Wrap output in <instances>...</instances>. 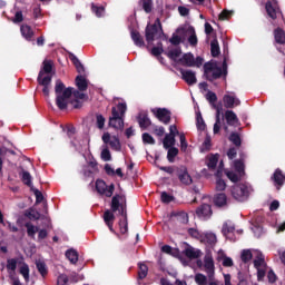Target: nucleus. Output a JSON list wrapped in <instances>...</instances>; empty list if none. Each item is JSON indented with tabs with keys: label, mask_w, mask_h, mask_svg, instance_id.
Masks as SVG:
<instances>
[{
	"label": "nucleus",
	"mask_w": 285,
	"mask_h": 285,
	"mask_svg": "<svg viewBox=\"0 0 285 285\" xmlns=\"http://www.w3.org/2000/svg\"><path fill=\"white\" fill-rule=\"evenodd\" d=\"M91 11L96 13V17H102L104 7H98L95 3L91 4Z\"/></svg>",
	"instance_id": "63"
},
{
	"label": "nucleus",
	"mask_w": 285,
	"mask_h": 285,
	"mask_svg": "<svg viewBox=\"0 0 285 285\" xmlns=\"http://www.w3.org/2000/svg\"><path fill=\"white\" fill-rule=\"evenodd\" d=\"M137 121H138L141 130H146V128H148L149 126L153 125V121H150L148 114H139L137 117Z\"/></svg>",
	"instance_id": "27"
},
{
	"label": "nucleus",
	"mask_w": 285,
	"mask_h": 285,
	"mask_svg": "<svg viewBox=\"0 0 285 285\" xmlns=\"http://www.w3.org/2000/svg\"><path fill=\"white\" fill-rule=\"evenodd\" d=\"M204 266L209 282H213V279H215V261L213 259V256H205Z\"/></svg>",
	"instance_id": "13"
},
{
	"label": "nucleus",
	"mask_w": 285,
	"mask_h": 285,
	"mask_svg": "<svg viewBox=\"0 0 285 285\" xmlns=\"http://www.w3.org/2000/svg\"><path fill=\"white\" fill-rule=\"evenodd\" d=\"M168 59H171V61H179L177 60L178 57H181V47H178L176 49H173L168 51L167 53Z\"/></svg>",
	"instance_id": "40"
},
{
	"label": "nucleus",
	"mask_w": 285,
	"mask_h": 285,
	"mask_svg": "<svg viewBox=\"0 0 285 285\" xmlns=\"http://www.w3.org/2000/svg\"><path fill=\"white\" fill-rule=\"evenodd\" d=\"M69 59L73 63L77 72L79 75H81V76L86 75V67H83V65L81 63L79 58H77V56H75V53H69Z\"/></svg>",
	"instance_id": "23"
},
{
	"label": "nucleus",
	"mask_w": 285,
	"mask_h": 285,
	"mask_svg": "<svg viewBox=\"0 0 285 285\" xmlns=\"http://www.w3.org/2000/svg\"><path fill=\"white\" fill-rule=\"evenodd\" d=\"M225 119H226L227 124H229V126L233 124H237V121H238L237 115L233 110H227L225 112Z\"/></svg>",
	"instance_id": "42"
},
{
	"label": "nucleus",
	"mask_w": 285,
	"mask_h": 285,
	"mask_svg": "<svg viewBox=\"0 0 285 285\" xmlns=\"http://www.w3.org/2000/svg\"><path fill=\"white\" fill-rule=\"evenodd\" d=\"M178 63L185 68H202V66H204V58L198 56L195 59V55H193V52H187L178 59Z\"/></svg>",
	"instance_id": "6"
},
{
	"label": "nucleus",
	"mask_w": 285,
	"mask_h": 285,
	"mask_svg": "<svg viewBox=\"0 0 285 285\" xmlns=\"http://www.w3.org/2000/svg\"><path fill=\"white\" fill-rule=\"evenodd\" d=\"M194 279L197 285H208V277L202 273L196 274Z\"/></svg>",
	"instance_id": "48"
},
{
	"label": "nucleus",
	"mask_w": 285,
	"mask_h": 285,
	"mask_svg": "<svg viewBox=\"0 0 285 285\" xmlns=\"http://www.w3.org/2000/svg\"><path fill=\"white\" fill-rule=\"evenodd\" d=\"M232 233H235V225L233 223H224L222 228V234L224 237H228Z\"/></svg>",
	"instance_id": "34"
},
{
	"label": "nucleus",
	"mask_w": 285,
	"mask_h": 285,
	"mask_svg": "<svg viewBox=\"0 0 285 285\" xmlns=\"http://www.w3.org/2000/svg\"><path fill=\"white\" fill-rule=\"evenodd\" d=\"M176 175L184 186H190L193 184V177L188 174V169L186 167L176 168Z\"/></svg>",
	"instance_id": "12"
},
{
	"label": "nucleus",
	"mask_w": 285,
	"mask_h": 285,
	"mask_svg": "<svg viewBox=\"0 0 285 285\" xmlns=\"http://www.w3.org/2000/svg\"><path fill=\"white\" fill-rule=\"evenodd\" d=\"M160 200L163 202V204H170V202H175V196L169 195L166 191H163L160 194Z\"/></svg>",
	"instance_id": "52"
},
{
	"label": "nucleus",
	"mask_w": 285,
	"mask_h": 285,
	"mask_svg": "<svg viewBox=\"0 0 285 285\" xmlns=\"http://www.w3.org/2000/svg\"><path fill=\"white\" fill-rule=\"evenodd\" d=\"M164 30L161 29V21L159 18L156 19L154 24L148 23L145 29V39L147 43H153L155 39H159Z\"/></svg>",
	"instance_id": "5"
},
{
	"label": "nucleus",
	"mask_w": 285,
	"mask_h": 285,
	"mask_svg": "<svg viewBox=\"0 0 285 285\" xmlns=\"http://www.w3.org/2000/svg\"><path fill=\"white\" fill-rule=\"evenodd\" d=\"M20 32H21L22 37L27 41H33V39H35V31L32 30V27H30L28 24H22L20 27Z\"/></svg>",
	"instance_id": "25"
},
{
	"label": "nucleus",
	"mask_w": 285,
	"mask_h": 285,
	"mask_svg": "<svg viewBox=\"0 0 285 285\" xmlns=\"http://www.w3.org/2000/svg\"><path fill=\"white\" fill-rule=\"evenodd\" d=\"M31 190L36 196V204H41V202H43V194L35 187H31Z\"/></svg>",
	"instance_id": "57"
},
{
	"label": "nucleus",
	"mask_w": 285,
	"mask_h": 285,
	"mask_svg": "<svg viewBox=\"0 0 285 285\" xmlns=\"http://www.w3.org/2000/svg\"><path fill=\"white\" fill-rule=\"evenodd\" d=\"M142 10L150 14L153 12V0H141Z\"/></svg>",
	"instance_id": "50"
},
{
	"label": "nucleus",
	"mask_w": 285,
	"mask_h": 285,
	"mask_svg": "<svg viewBox=\"0 0 285 285\" xmlns=\"http://www.w3.org/2000/svg\"><path fill=\"white\" fill-rule=\"evenodd\" d=\"M13 23H21L23 22V11H17L13 19H11Z\"/></svg>",
	"instance_id": "62"
},
{
	"label": "nucleus",
	"mask_w": 285,
	"mask_h": 285,
	"mask_svg": "<svg viewBox=\"0 0 285 285\" xmlns=\"http://www.w3.org/2000/svg\"><path fill=\"white\" fill-rule=\"evenodd\" d=\"M214 205L217 208H224V206H228V196L225 193H218L214 195Z\"/></svg>",
	"instance_id": "19"
},
{
	"label": "nucleus",
	"mask_w": 285,
	"mask_h": 285,
	"mask_svg": "<svg viewBox=\"0 0 285 285\" xmlns=\"http://www.w3.org/2000/svg\"><path fill=\"white\" fill-rule=\"evenodd\" d=\"M204 78L207 81H217L222 77L226 78L228 75V63L226 60L223 61V67L217 66V62L208 61L204 63Z\"/></svg>",
	"instance_id": "2"
},
{
	"label": "nucleus",
	"mask_w": 285,
	"mask_h": 285,
	"mask_svg": "<svg viewBox=\"0 0 285 285\" xmlns=\"http://www.w3.org/2000/svg\"><path fill=\"white\" fill-rule=\"evenodd\" d=\"M219 164V154H209L206 157V166L209 170H216Z\"/></svg>",
	"instance_id": "18"
},
{
	"label": "nucleus",
	"mask_w": 285,
	"mask_h": 285,
	"mask_svg": "<svg viewBox=\"0 0 285 285\" xmlns=\"http://www.w3.org/2000/svg\"><path fill=\"white\" fill-rule=\"evenodd\" d=\"M232 197L236 202H246L249 197L248 186L240 184L232 187Z\"/></svg>",
	"instance_id": "7"
},
{
	"label": "nucleus",
	"mask_w": 285,
	"mask_h": 285,
	"mask_svg": "<svg viewBox=\"0 0 285 285\" xmlns=\"http://www.w3.org/2000/svg\"><path fill=\"white\" fill-rule=\"evenodd\" d=\"M264 264H265L264 254L258 253L257 256H256V259L254 261V266H255V268H259Z\"/></svg>",
	"instance_id": "56"
},
{
	"label": "nucleus",
	"mask_w": 285,
	"mask_h": 285,
	"mask_svg": "<svg viewBox=\"0 0 285 285\" xmlns=\"http://www.w3.org/2000/svg\"><path fill=\"white\" fill-rule=\"evenodd\" d=\"M210 52L212 57H217L218 55H220L222 51L219 50V41H217V39L212 40Z\"/></svg>",
	"instance_id": "44"
},
{
	"label": "nucleus",
	"mask_w": 285,
	"mask_h": 285,
	"mask_svg": "<svg viewBox=\"0 0 285 285\" xmlns=\"http://www.w3.org/2000/svg\"><path fill=\"white\" fill-rule=\"evenodd\" d=\"M232 14H233V11H228V10L224 9L219 13L218 19H219V21H226V19H230Z\"/></svg>",
	"instance_id": "60"
},
{
	"label": "nucleus",
	"mask_w": 285,
	"mask_h": 285,
	"mask_svg": "<svg viewBox=\"0 0 285 285\" xmlns=\"http://www.w3.org/2000/svg\"><path fill=\"white\" fill-rule=\"evenodd\" d=\"M163 53H164V45H163L161 42H159L157 47H154V48L151 49V55H153L154 57H159V56H161Z\"/></svg>",
	"instance_id": "54"
},
{
	"label": "nucleus",
	"mask_w": 285,
	"mask_h": 285,
	"mask_svg": "<svg viewBox=\"0 0 285 285\" xmlns=\"http://www.w3.org/2000/svg\"><path fill=\"white\" fill-rule=\"evenodd\" d=\"M75 83L80 92L88 90V79L85 76L78 75L75 79Z\"/></svg>",
	"instance_id": "26"
},
{
	"label": "nucleus",
	"mask_w": 285,
	"mask_h": 285,
	"mask_svg": "<svg viewBox=\"0 0 285 285\" xmlns=\"http://www.w3.org/2000/svg\"><path fill=\"white\" fill-rule=\"evenodd\" d=\"M274 39H275V43H277L278 46H285V31L282 28H276L274 30Z\"/></svg>",
	"instance_id": "28"
},
{
	"label": "nucleus",
	"mask_w": 285,
	"mask_h": 285,
	"mask_svg": "<svg viewBox=\"0 0 285 285\" xmlns=\"http://www.w3.org/2000/svg\"><path fill=\"white\" fill-rule=\"evenodd\" d=\"M169 42L171 43V46H179V43H181V37L174 33L169 39Z\"/></svg>",
	"instance_id": "64"
},
{
	"label": "nucleus",
	"mask_w": 285,
	"mask_h": 285,
	"mask_svg": "<svg viewBox=\"0 0 285 285\" xmlns=\"http://www.w3.org/2000/svg\"><path fill=\"white\" fill-rule=\"evenodd\" d=\"M66 130H67V136L69 137V139H72V137H75V135H77V128H75L73 125H67Z\"/></svg>",
	"instance_id": "59"
},
{
	"label": "nucleus",
	"mask_w": 285,
	"mask_h": 285,
	"mask_svg": "<svg viewBox=\"0 0 285 285\" xmlns=\"http://www.w3.org/2000/svg\"><path fill=\"white\" fill-rule=\"evenodd\" d=\"M37 81L39 86H42V92L45 97H50V83H52V76L43 77V72L38 73Z\"/></svg>",
	"instance_id": "11"
},
{
	"label": "nucleus",
	"mask_w": 285,
	"mask_h": 285,
	"mask_svg": "<svg viewBox=\"0 0 285 285\" xmlns=\"http://www.w3.org/2000/svg\"><path fill=\"white\" fill-rule=\"evenodd\" d=\"M224 106L225 108H235V106H239L242 101L238 98H235V96L225 95L223 97Z\"/></svg>",
	"instance_id": "24"
},
{
	"label": "nucleus",
	"mask_w": 285,
	"mask_h": 285,
	"mask_svg": "<svg viewBox=\"0 0 285 285\" xmlns=\"http://www.w3.org/2000/svg\"><path fill=\"white\" fill-rule=\"evenodd\" d=\"M142 142L148 144L149 146H155L156 144L155 138L148 132L142 134Z\"/></svg>",
	"instance_id": "53"
},
{
	"label": "nucleus",
	"mask_w": 285,
	"mask_h": 285,
	"mask_svg": "<svg viewBox=\"0 0 285 285\" xmlns=\"http://www.w3.org/2000/svg\"><path fill=\"white\" fill-rule=\"evenodd\" d=\"M148 277V265L144 263L138 264V282Z\"/></svg>",
	"instance_id": "31"
},
{
	"label": "nucleus",
	"mask_w": 285,
	"mask_h": 285,
	"mask_svg": "<svg viewBox=\"0 0 285 285\" xmlns=\"http://www.w3.org/2000/svg\"><path fill=\"white\" fill-rule=\"evenodd\" d=\"M96 126L99 130H104V127L106 126V117H104V115H96Z\"/></svg>",
	"instance_id": "49"
},
{
	"label": "nucleus",
	"mask_w": 285,
	"mask_h": 285,
	"mask_svg": "<svg viewBox=\"0 0 285 285\" xmlns=\"http://www.w3.org/2000/svg\"><path fill=\"white\" fill-rule=\"evenodd\" d=\"M151 112H154L155 117H157L158 121H161V124H170V110L166 108H158L157 110L153 109Z\"/></svg>",
	"instance_id": "14"
},
{
	"label": "nucleus",
	"mask_w": 285,
	"mask_h": 285,
	"mask_svg": "<svg viewBox=\"0 0 285 285\" xmlns=\"http://www.w3.org/2000/svg\"><path fill=\"white\" fill-rule=\"evenodd\" d=\"M68 275L66 274H60L57 278V285H68Z\"/></svg>",
	"instance_id": "61"
},
{
	"label": "nucleus",
	"mask_w": 285,
	"mask_h": 285,
	"mask_svg": "<svg viewBox=\"0 0 285 285\" xmlns=\"http://www.w3.org/2000/svg\"><path fill=\"white\" fill-rule=\"evenodd\" d=\"M96 190L98 195H102L105 197H112L115 195V184H110L109 186L102 180L97 179L96 180Z\"/></svg>",
	"instance_id": "8"
},
{
	"label": "nucleus",
	"mask_w": 285,
	"mask_h": 285,
	"mask_svg": "<svg viewBox=\"0 0 285 285\" xmlns=\"http://www.w3.org/2000/svg\"><path fill=\"white\" fill-rule=\"evenodd\" d=\"M189 32L191 35L188 37V43H189V46L195 48L198 43L197 33L195 32V28L190 27Z\"/></svg>",
	"instance_id": "45"
},
{
	"label": "nucleus",
	"mask_w": 285,
	"mask_h": 285,
	"mask_svg": "<svg viewBox=\"0 0 285 285\" xmlns=\"http://www.w3.org/2000/svg\"><path fill=\"white\" fill-rule=\"evenodd\" d=\"M265 10L269 19H273V21L277 19L278 14H282V11L279 10V4H277L276 0H267L265 4Z\"/></svg>",
	"instance_id": "10"
},
{
	"label": "nucleus",
	"mask_w": 285,
	"mask_h": 285,
	"mask_svg": "<svg viewBox=\"0 0 285 285\" xmlns=\"http://www.w3.org/2000/svg\"><path fill=\"white\" fill-rule=\"evenodd\" d=\"M216 190L217 193H224L226 190V181L224 179H216Z\"/></svg>",
	"instance_id": "55"
},
{
	"label": "nucleus",
	"mask_w": 285,
	"mask_h": 285,
	"mask_svg": "<svg viewBox=\"0 0 285 285\" xmlns=\"http://www.w3.org/2000/svg\"><path fill=\"white\" fill-rule=\"evenodd\" d=\"M175 135H166L164 140H163V145L164 148H166L168 150V148H174L173 146H175Z\"/></svg>",
	"instance_id": "37"
},
{
	"label": "nucleus",
	"mask_w": 285,
	"mask_h": 285,
	"mask_svg": "<svg viewBox=\"0 0 285 285\" xmlns=\"http://www.w3.org/2000/svg\"><path fill=\"white\" fill-rule=\"evenodd\" d=\"M22 181L29 188H32V176L28 171L22 173Z\"/></svg>",
	"instance_id": "51"
},
{
	"label": "nucleus",
	"mask_w": 285,
	"mask_h": 285,
	"mask_svg": "<svg viewBox=\"0 0 285 285\" xmlns=\"http://www.w3.org/2000/svg\"><path fill=\"white\" fill-rule=\"evenodd\" d=\"M196 215L200 219H206V217H210V215H213V207L208 204H203L197 207Z\"/></svg>",
	"instance_id": "17"
},
{
	"label": "nucleus",
	"mask_w": 285,
	"mask_h": 285,
	"mask_svg": "<svg viewBox=\"0 0 285 285\" xmlns=\"http://www.w3.org/2000/svg\"><path fill=\"white\" fill-rule=\"evenodd\" d=\"M179 155V149L176 147H169L168 151H167V159L169 161V164H174L175 163V157H177Z\"/></svg>",
	"instance_id": "41"
},
{
	"label": "nucleus",
	"mask_w": 285,
	"mask_h": 285,
	"mask_svg": "<svg viewBox=\"0 0 285 285\" xmlns=\"http://www.w3.org/2000/svg\"><path fill=\"white\" fill-rule=\"evenodd\" d=\"M272 179L273 181L275 183L277 187V190H279V187L281 186H284V183H285V175H284V171H282V169L277 168L273 176H272Z\"/></svg>",
	"instance_id": "22"
},
{
	"label": "nucleus",
	"mask_w": 285,
	"mask_h": 285,
	"mask_svg": "<svg viewBox=\"0 0 285 285\" xmlns=\"http://www.w3.org/2000/svg\"><path fill=\"white\" fill-rule=\"evenodd\" d=\"M229 141H232V144H234V146H236L237 148L242 146V137L237 132H232L229 135Z\"/></svg>",
	"instance_id": "47"
},
{
	"label": "nucleus",
	"mask_w": 285,
	"mask_h": 285,
	"mask_svg": "<svg viewBox=\"0 0 285 285\" xmlns=\"http://www.w3.org/2000/svg\"><path fill=\"white\" fill-rule=\"evenodd\" d=\"M246 158V155L244 154H240V158L239 159H236L234 160V168H235V171L238 174V175H242L243 177L246 175V166L244 165V159Z\"/></svg>",
	"instance_id": "20"
},
{
	"label": "nucleus",
	"mask_w": 285,
	"mask_h": 285,
	"mask_svg": "<svg viewBox=\"0 0 285 285\" xmlns=\"http://www.w3.org/2000/svg\"><path fill=\"white\" fill-rule=\"evenodd\" d=\"M179 72L188 86H195L197 83V76L193 70L180 69Z\"/></svg>",
	"instance_id": "16"
},
{
	"label": "nucleus",
	"mask_w": 285,
	"mask_h": 285,
	"mask_svg": "<svg viewBox=\"0 0 285 285\" xmlns=\"http://www.w3.org/2000/svg\"><path fill=\"white\" fill-rule=\"evenodd\" d=\"M24 228H27V235L31 237V239H35V235L39 233V227L32 225V223H26Z\"/></svg>",
	"instance_id": "33"
},
{
	"label": "nucleus",
	"mask_w": 285,
	"mask_h": 285,
	"mask_svg": "<svg viewBox=\"0 0 285 285\" xmlns=\"http://www.w3.org/2000/svg\"><path fill=\"white\" fill-rule=\"evenodd\" d=\"M66 257L71 264H77V262H79V254L75 249L67 250Z\"/></svg>",
	"instance_id": "39"
},
{
	"label": "nucleus",
	"mask_w": 285,
	"mask_h": 285,
	"mask_svg": "<svg viewBox=\"0 0 285 285\" xmlns=\"http://www.w3.org/2000/svg\"><path fill=\"white\" fill-rule=\"evenodd\" d=\"M196 127L197 130H200L202 132L206 130V121H204V117H202V111L196 114Z\"/></svg>",
	"instance_id": "36"
},
{
	"label": "nucleus",
	"mask_w": 285,
	"mask_h": 285,
	"mask_svg": "<svg viewBox=\"0 0 285 285\" xmlns=\"http://www.w3.org/2000/svg\"><path fill=\"white\" fill-rule=\"evenodd\" d=\"M17 264H19V261L17 258L7 259V271H8V273H16Z\"/></svg>",
	"instance_id": "43"
},
{
	"label": "nucleus",
	"mask_w": 285,
	"mask_h": 285,
	"mask_svg": "<svg viewBox=\"0 0 285 285\" xmlns=\"http://www.w3.org/2000/svg\"><path fill=\"white\" fill-rule=\"evenodd\" d=\"M126 110H128L126 102H118L116 107L111 108V116L109 117L108 122L110 128H115V130H122Z\"/></svg>",
	"instance_id": "4"
},
{
	"label": "nucleus",
	"mask_w": 285,
	"mask_h": 285,
	"mask_svg": "<svg viewBox=\"0 0 285 285\" xmlns=\"http://www.w3.org/2000/svg\"><path fill=\"white\" fill-rule=\"evenodd\" d=\"M240 259L244 264H248V262L253 259V252H250V249H243L240 254Z\"/></svg>",
	"instance_id": "46"
},
{
	"label": "nucleus",
	"mask_w": 285,
	"mask_h": 285,
	"mask_svg": "<svg viewBox=\"0 0 285 285\" xmlns=\"http://www.w3.org/2000/svg\"><path fill=\"white\" fill-rule=\"evenodd\" d=\"M109 146L112 148V150H120L121 142H119V138L114 137L111 141H109Z\"/></svg>",
	"instance_id": "58"
},
{
	"label": "nucleus",
	"mask_w": 285,
	"mask_h": 285,
	"mask_svg": "<svg viewBox=\"0 0 285 285\" xmlns=\"http://www.w3.org/2000/svg\"><path fill=\"white\" fill-rule=\"evenodd\" d=\"M72 87L66 88V85L61 80L56 81L55 94H56V106L59 110H66L72 97Z\"/></svg>",
	"instance_id": "3"
},
{
	"label": "nucleus",
	"mask_w": 285,
	"mask_h": 285,
	"mask_svg": "<svg viewBox=\"0 0 285 285\" xmlns=\"http://www.w3.org/2000/svg\"><path fill=\"white\" fill-rule=\"evenodd\" d=\"M36 267H37L38 273L41 275V277H43V278L48 277V265H46V262L37 261Z\"/></svg>",
	"instance_id": "29"
},
{
	"label": "nucleus",
	"mask_w": 285,
	"mask_h": 285,
	"mask_svg": "<svg viewBox=\"0 0 285 285\" xmlns=\"http://www.w3.org/2000/svg\"><path fill=\"white\" fill-rule=\"evenodd\" d=\"M219 130H222V108H218V112H216V122L214 124V135H218Z\"/></svg>",
	"instance_id": "38"
},
{
	"label": "nucleus",
	"mask_w": 285,
	"mask_h": 285,
	"mask_svg": "<svg viewBox=\"0 0 285 285\" xmlns=\"http://www.w3.org/2000/svg\"><path fill=\"white\" fill-rule=\"evenodd\" d=\"M52 60H45L42 62V69L39 71V75H41L42 72V77L43 75H50V72H52Z\"/></svg>",
	"instance_id": "35"
},
{
	"label": "nucleus",
	"mask_w": 285,
	"mask_h": 285,
	"mask_svg": "<svg viewBox=\"0 0 285 285\" xmlns=\"http://www.w3.org/2000/svg\"><path fill=\"white\" fill-rule=\"evenodd\" d=\"M205 97H206L207 101L210 104L212 108H214V110H216V112H218L219 108H220V112H223L224 105L222 102L217 104V94L208 90Z\"/></svg>",
	"instance_id": "15"
},
{
	"label": "nucleus",
	"mask_w": 285,
	"mask_h": 285,
	"mask_svg": "<svg viewBox=\"0 0 285 285\" xmlns=\"http://www.w3.org/2000/svg\"><path fill=\"white\" fill-rule=\"evenodd\" d=\"M226 177L232 181L233 184H237L238 181H242L243 175L235 173L233 170H225Z\"/></svg>",
	"instance_id": "30"
},
{
	"label": "nucleus",
	"mask_w": 285,
	"mask_h": 285,
	"mask_svg": "<svg viewBox=\"0 0 285 285\" xmlns=\"http://www.w3.org/2000/svg\"><path fill=\"white\" fill-rule=\"evenodd\" d=\"M19 273L22 275L24 282H30V266H28V263H22Z\"/></svg>",
	"instance_id": "32"
},
{
	"label": "nucleus",
	"mask_w": 285,
	"mask_h": 285,
	"mask_svg": "<svg viewBox=\"0 0 285 285\" xmlns=\"http://www.w3.org/2000/svg\"><path fill=\"white\" fill-rule=\"evenodd\" d=\"M180 246L183 248L181 255H185L187 259H199L202 257V249H195L187 242H183Z\"/></svg>",
	"instance_id": "9"
},
{
	"label": "nucleus",
	"mask_w": 285,
	"mask_h": 285,
	"mask_svg": "<svg viewBox=\"0 0 285 285\" xmlns=\"http://www.w3.org/2000/svg\"><path fill=\"white\" fill-rule=\"evenodd\" d=\"M131 39L138 48H146V41H144V36L135 29L131 30L130 32Z\"/></svg>",
	"instance_id": "21"
},
{
	"label": "nucleus",
	"mask_w": 285,
	"mask_h": 285,
	"mask_svg": "<svg viewBox=\"0 0 285 285\" xmlns=\"http://www.w3.org/2000/svg\"><path fill=\"white\" fill-rule=\"evenodd\" d=\"M115 213H117L122 219L119 220V228L121 235H126L128 233V202L126 199V195L124 194H115L111 197L110 209H106L102 216V219L108 226L110 233H115Z\"/></svg>",
	"instance_id": "1"
}]
</instances>
